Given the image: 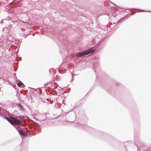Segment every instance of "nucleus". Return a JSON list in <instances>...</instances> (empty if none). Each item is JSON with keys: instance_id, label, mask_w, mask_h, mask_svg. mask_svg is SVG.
<instances>
[{"instance_id": "20e7f679", "label": "nucleus", "mask_w": 151, "mask_h": 151, "mask_svg": "<svg viewBox=\"0 0 151 151\" xmlns=\"http://www.w3.org/2000/svg\"><path fill=\"white\" fill-rule=\"evenodd\" d=\"M85 55V52H80L76 55V56L78 57H81Z\"/></svg>"}, {"instance_id": "7ed1b4c3", "label": "nucleus", "mask_w": 151, "mask_h": 151, "mask_svg": "<svg viewBox=\"0 0 151 151\" xmlns=\"http://www.w3.org/2000/svg\"><path fill=\"white\" fill-rule=\"evenodd\" d=\"M17 130L18 131V132H19V133L22 135H24V131L21 128L18 127H16Z\"/></svg>"}, {"instance_id": "f257e3e1", "label": "nucleus", "mask_w": 151, "mask_h": 151, "mask_svg": "<svg viewBox=\"0 0 151 151\" xmlns=\"http://www.w3.org/2000/svg\"><path fill=\"white\" fill-rule=\"evenodd\" d=\"M8 121L12 125L14 124H19L21 121L12 117H10L7 119Z\"/></svg>"}, {"instance_id": "f03ea898", "label": "nucleus", "mask_w": 151, "mask_h": 151, "mask_svg": "<svg viewBox=\"0 0 151 151\" xmlns=\"http://www.w3.org/2000/svg\"><path fill=\"white\" fill-rule=\"evenodd\" d=\"M95 51V49L91 48L86 51V55L93 53Z\"/></svg>"}, {"instance_id": "423d86ee", "label": "nucleus", "mask_w": 151, "mask_h": 151, "mask_svg": "<svg viewBox=\"0 0 151 151\" xmlns=\"http://www.w3.org/2000/svg\"><path fill=\"white\" fill-rule=\"evenodd\" d=\"M18 106L21 108H23V106L21 104H19L18 105Z\"/></svg>"}, {"instance_id": "39448f33", "label": "nucleus", "mask_w": 151, "mask_h": 151, "mask_svg": "<svg viewBox=\"0 0 151 151\" xmlns=\"http://www.w3.org/2000/svg\"><path fill=\"white\" fill-rule=\"evenodd\" d=\"M22 84V82H19L18 83L17 85L19 87H20Z\"/></svg>"}]
</instances>
